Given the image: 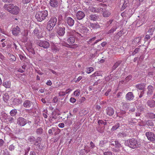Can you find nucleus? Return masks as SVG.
Listing matches in <instances>:
<instances>
[{
	"label": "nucleus",
	"instance_id": "nucleus-1",
	"mask_svg": "<svg viewBox=\"0 0 155 155\" xmlns=\"http://www.w3.org/2000/svg\"><path fill=\"white\" fill-rule=\"evenodd\" d=\"M4 7L5 9L14 15L17 14L20 10L18 7L12 4H5L4 5Z\"/></svg>",
	"mask_w": 155,
	"mask_h": 155
},
{
	"label": "nucleus",
	"instance_id": "nucleus-2",
	"mask_svg": "<svg viewBox=\"0 0 155 155\" xmlns=\"http://www.w3.org/2000/svg\"><path fill=\"white\" fill-rule=\"evenodd\" d=\"M125 144L126 145L133 149L140 147V145L139 142L134 138L126 140L125 141Z\"/></svg>",
	"mask_w": 155,
	"mask_h": 155
},
{
	"label": "nucleus",
	"instance_id": "nucleus-3",
	"mask_svg": "<svg viewBox=\"0 0 155 155\" xmlns=\"http://www.w3.org/2000/svg\"><path fill=\"white\" fill-rule=\"evenodd\" d=\"M48 15V11L47 10H43L37 12L35 15V17L38 21H41L45 19Z\"/></svg>",
	"mask_w": 155,
	"mask_h": 155
},
{
	"label": "nucleus",
	"instance_id": "nucleus-4",
	"mask_svg": "<svg viewBox=\"0 0 155 155\" xmlns=\"http://www.w3.org/2000/svg\"><path fill=\"white\" fill-rule=\"evenodd\" d=\"M97 147H96L93 142L91 141L90 143V147H86L84 150L87 153L91 151L92 153H94L95 152L94 150H97Z\"/></svg>",
	"mask_w": 155,
	"mask_h": 155
},
{
	"label": "nucleus",
	"instance_id": "nucleus-5",
	"mask_svg": "<svg viewBox=\"0 0 155 155\" xmlns=\"http://www.w3.org/2000/svg\"><path fill=\"white\" fill-rule=\"evenodd\" d=\"M38 45L41 47L45 48H48L49 47L50 45L49 43L46 41H39L38 42Z\"/></svg>",
	"mask_w": 155,
	"mask_h": 155
},
{
	"label": "nucleus",
	"instance_id": "nucleus-6",
	"mask_svg": "<svg viewBox=\"0 0 155 155\" xmlns=\"http://www.w3.org/2000/svg\"><path fill=\"white\" fill-rule=\"evenodd\" d=\"M79 30L81 33L85 35H87L89 34V29L86 27L82 25L80 26Z\"/></svg>",
	"mask_w": 155,
	"mask_h": 155
},
{
	"label": "nucleus",
	"instance_id": "nucleus-7",
	"mask_svg": "<svg viewBox=\"0 0 155 155\" xmlns=\"http://www.w3.org/2000/svg\"><path fill=\"white\" fill-rule=\"evenodd\" d=\"M146 135L148 140L151 141H155V134L151 132L146 133Z\"/></svg>",
	"mask_w": 155,
	"mask_h": 155
},
{
	"label": "nucleus",
	"instance_id": "nucleus-8",
	"mask_svg": "<svg viewBox=\"0 0 155 155\" xmlns=\"http://www.w3.org/2000/svg\"><path fill=\"white\" fill-rule=\"evenodd\" d=\"M27 123V120L23 117H20L17 119V123L21 126H25Z\"/></svg>",
	"mask_w": 155,
	"mask_h": 155
},
{
	"label": "nucleus",
	"instance_id": "nucleus-9",
	"mask_svg": "<svg viewBox=\"0 0 155 155\" xmlns=\"http://www.w3.org/2000/svg\"><path fill=\"white\" fill-rule=\"evenodd\" d=\"M111 145H113L115 146L116 148H117L116 150H114L116 152H118L120 151V150L119 148H120L121 147V144L119 143V142L117 140H115L112 141L111 142Z\"/></svg>",
	"mask_w": 155,
	"mask_h": 155
},
{
	"label": "nucleus",
	"instance_id": "nucleus-10",
	"mask_svg": "<svg viewBox=\"0 0 155 155\" xmlns=\"http://www.w3.org/2000/svg\"><path fill=\"white\" fill-rule=\"evenodd\" d=\"M20 32L21 29L18 26H16L12 28V34L15 36L18 35Z\"/></svg>",
	"mask_w": 155,
	"mask_h": 155
},
{
	"label": "nucleus",
	"instance_id": "nucleus-11",
	"mask_svg": "<svg viewBox=\"0 0 155 155\" xmlns=\"http://www.w3.org/2000/svg\"><path fill=\"white\" fill-rule=\"evenodd\" d=\"M57 33L59 36H63L65 33V28L64 27H59L57 30Z\"/></svg>",
	"mask_w": 155,
	"mask_h": 155
},
{
	"label": "nucleus",
	"instance_id": "nucleus-12",
	"mask_svg": "<svg viewBox=\"0 0 155 155\" xmlns=\"http://www.w3.org/2000/svg\"><path fill=\"white\" fill-rule=\"evenodd\" d=\"M65 23L67 24L70 26H73L74 23V19L71 17H68L66 18L65 21Z\"/></svg>",
	"mask_w": 155,
	"mask_h": 155
},
{
	"label": "nucleus",
	"instance_id": "nucleus-13",
	"mask_svg": "<svg viewBox=\"0 0 155 155\" xmlns=\"http://www.w3.org/2000/svg\"><path fill=\"white\" fill-rule=\"evenodd\" d=\"M50 6L51 7L55 8L59 5L58 0H50L49 2Z\"/></svg>",
	"mask_w": 155,
	"mask_h": 155
},
{
	"label": "nucleus",
	"instance_id": "nucleus-14",
	"mask_svg": "<svg viewBox=\"0 0 155 155\" xmlns=\"http://www.w3.org/2000/svg\"><path fill=\"white\" fill-rule=\"evenodd\" d=\"M84 13L81 11H78L76 14V17L78 19L80 20L82 19L85 16Z\"/></svg>",
	"mask_w": 155,
	"mask_h": 155
},
{
	"label": "nucleus",
	"instance_id": "nucleus-15",
	"mask_svg": "<svg viewBox=\"0 0 155 155\" xmlns=\"http://www.w3.org/2000/svg\"><path fill=\"white\" fill-rule=\"evenodd\" d=\"M89 10L92 12L98 13L103 10V9L102 8H96L93 6H91L89 7Z\"/></svg>",
	"mask_w": 155,
	"mask_h": 155
},
{
	"label": "nucleus",
	"instance_id": "nucleus-16",
	"mask_svg": "<svg viewBox=\"0 0 155 155\" xmlns=\"http://www.w3.org/2000/svg\"><path fill=\"white\" fill-rule=\"evenodd\" d=\"M125 98L127 101H130L134 98V96L132 92H129L126 95Z\"/></svg>",
	"mask_w": 155,
	"mask_h": 155
},
{
	"label": "nucleus",
	"instance_id": "nucleus-17",
	"mask_svg": "<svg viewBox=\"0 0 155 155\" xmlns=\"http://www.w3.org/2000/svg\"><path fill=\"white\" fill-rule=\"evenodd\" d=\"M106 110L107 114L109 116H112L114 113V110L111 107H108Z\"/></svg>",
	"mask_w": 155,
	"mask_h": 155
},
{
	"label": "nucleus",
	"instance_id": "nucleus-18",
	"mask_svg": "<svg viewBox=\"0 0 155 155\" xmlns=\"http://www.w3.org/2000/svg\"><path fill=\"white\" fill-rule=\"evenodd\" d=\"M148 91H147V94L149 96L152 95L153 91V87L151 85H150L147 87Z\"/></svg>",
	"mask_w": 155,
	"mask_h": 155
},
{
	"label": "nucleus",
	"instance_id": "nucleus-19",
	"mask_svg": "<svg viewBox=\"0 0 155 155\" xmlns=\"http://www.w3.org/2000/svg\"><path fill=\"white\" fill-rule=\"evenodd\" d=\"M40 33L39 29L38 28H35L32 33V34L35 35L39 38V36Z\"/></svg>",
	"mask_w": 155,
	"mask_h": 155
},
{
	"label": "nucleus",
	"instance_id": "nucleus-20",
	"mask_svg": "<svg viewBox=\"0 0 155 155\" xmlns=\"http://www.w3.org/2000/svg\"><path fill=\"white\" fill-rule=\"evenodd\" d=\"M22 102L21 99L19 98H15L13 101V104L15 105H18L21 104Z\"/></svg>",
	"mask_w": 155,
	"mask_h": 155
},
{
	"label": "nucleus",
	"instance_id": "nucleus-21",
	"mask_svg": "<svg viewBox=\"0 0 155 155\" xmlns=\"http://www.w3.org/2000/svg\"><path fill=\"white\" fill-rule=\"evenodd\" d=\"M23 105L25 107L29 108L31 105V102L29 100H26L24 101Z\"/></svg>",
	"mask_w": 155,
	"mask_h": 155
},
{
	"label": "nucleus",
	"instance_id": "nucleus-22",
	"mask_svg": "<svg viewBox=\"0 0 155 155\" xmlns=\"http://www.w3.org/2000/svg\"><path fill=\"white\" fill-rule=\"evenodd\" d=\"M51 48L52 51L54 53H56L59 51V48L57 47L56 45H52L51 46Z\"/></svg>",
	"mask_w": 155,
	"mask_h": 155
},
{
	"label": "nucleus",
	"instance_id": "nucleus-23",
	"mask_svg": "<svg viewBox=\"0 0 155 155\" xmlns=\"http://www.w3.org/2000/svg\"><path fill=\"white\" fill-rule=\"evenodd\" d=\"M75 38L74 37L71 36L68 39L67 41L69 44H73L75 42Z\"/></svg>",
	"mask_w": 155,
	"mask_h": 155
},
{
	"label": "nucleus",
	"instance_id": "nucleus-24",
	"mask_svg": "<svg viewBox=\"0 0 155 155\" xmlns=\"http://www.w3.org/2000/svg\"><path fill=\"white\" fill-rule=\"evenodd\" d=\"M89 26V28H92L94 29L98 28H100V25L97 23H90Z\"/></svg>",
	"mask_w": 155,
	"mask_h": 155
},
{
	"label": "nucleus",
	"instance_id": "nucleus-25",
	"mask_svg": "<svg viewBox=\"0 0 155 155\" xmlns=\"http://www.w3.org/2000/svg\"><path fill=\"white\" fill-rule=\"evenodd\" d=\"M54 25H55L57 22V18L55 17L51 18L48 21Z\"/></svg>",
	"mask_w": 155,
	"mask_h": 155
},
{
	"label": "nucleus",
	"instance_id": "nucleus-26",
	"mask_svg": "<svg viewBox=\"0 0 155 155\" xmlns=\"http://www.w3.org/2000/svg\"><path fill=\"white\" fill-rule=\"evenodd\" d=\"M147 105L150 107L155 106V101L154 100H149L147 102Z\"/></svg>",
	"mask_w": 155,
	"mask_h": 155
},
{
	"label": "nucleus",
	"instance_id": "nucleus-27",
	"mask_svg": "<svg viewBox=\"0 0 155 155\" xmlns=\"http://www.w3.org/2000/svg\"><path fill=\"white\" fill-rule=\"evenodd\" d=\"M137 88L140 90H143L145 87V84H140L136 86Z\"/></svg>",
	"mask_w": 155,
	"mask_h": 155
},
{
	"label": "nucleus",
	"instance_id": "nucleus-28",
	"mask_svg": "<svg viewBox=\"0 0 155 155\" xmlns=\"http://www.w3.org/2000/svg\"><path fill=\"white\" fill-rule=\"evenodd\" d=\"M121 63V61H119L115 63L112 68V71H113L115 70V69Z\"/></svg>",
	"mask_w": 155,
	"mask_h": 155
},
{
	"label": "nucleus",
	"instance_id": "nucleus-29",
	"mask_svg": "<svg viewBox=\"0 0 155 155\" xmlns=\"http://www.w3.org/2000/svg\"><path fill=\"white\" fill-rule=\"evenodd\" d=\"M148 18L146 15H143L141 16L140 20L141 25L143 24L147 20Z\"/></svg>",
	"mask_w": 155,
	"mask_h": 155
},
{
	"label": "nucleus",
	"instance_id": "nucleus-30",
	"mask_svg": "<svg viewBox=\"0 0 155 155\" xmlns=\"http://www.w3.org/2000/svg\"><path fill=\"white\" fill-rule=\"evenodd\" d=\"M55 26V25H54L48 22L47 25V29L50 31L52 30Z\"/></svg>",
	"mask_w": 155,
	"mask_h": 155
},
{
	"label": "nucleus",
	"instance_id": "nucleus-31",
	"mask_svg": "<svg viewBox=\"0 0 155 155\" xmlns=\"http://www.w3.org/2000/svg\"><path fill=\"white\" fill-rule=\"evenodd\" d=\"M3 86L7 88L10 87L11 86V83L10 81H5L3 83Z\"/></svg>",
	"mask_w": 155,
	"mask_h": 155
},
{
	"label": "nucleus",
	"instance_id": "nucleus-32",
	"mask_svg": "<svg viewBox=\"0 0 155 155\" xmlns=\"http://www.w3.org/2000/svg\"><path fill=\"white\" fill-rule=\"evenodd\" d=\"M140 37H137L136 38H135L133 41L132 43L133 44L135 45L138 43L140 42Z\"/></svg>",
	"mask_w": 155,
	"mask_h": 155
},
{
	"label": "nucleus",
	"instance_id": "nucleus-33",
	"mask_svg": "<svg viewBox=\"0 0 155 155\" xmlns=\"http://www.w3.org/2000/svg\"><path fill=\"white\" fill-rule=\"evenodd\" d=\"M89 18L91 20L96 21L98 18V17L94 15H91L90 16Z\"/></svg>",
	"mask_w": 155,
	"mask_h": 155
},
{
	"label": "nucleus",
	"instance_id": "nucleus-34",
	"mask_svg": "<svg viewBox=\"0 0 155 155\" xmlns=\"http://www.w3.org/2000/svg\"><path fill=\"white\" fill-rule=\"evenodd\" d=\"M120 126V124L118 123H117L114 126L112 127V128L111 129V131H113L117 130L118 129Z\"/></svg>",
	"mask_w": 155,
	"mask_h": 155
},
{
	"label": "nucleus",
	"instance_id": "nucleus-35",
	"mask_svg": "<svg viewBox=\"0 0 155 155\" xmlns=\"http://www.w3.org/2000/svg\"><path fill=\"white\" fill-rule=\"evenodd\" d=\"M98 123L99 125H105L107 124V122L105 120H99L98 121Z\"/></svg>",
	"mask_w": 155,
	"mask_h": 155
},
{
	"label": "nucleus",
	"instance_id": "nucleus-36",
	"mask_svg": "<svg viewBox=\"0 0 155 155\" xmlns=\"http://www.w3.org/2000/svg\"><path fill=\"white\" fill-rule=\"evenodd\" d=\"M10 114L11 116H14L17 114V110L15 109H13L10 111Z\"/></svg>",
	"mask_w": 155,
	"mask_h": 155
},
{
	"label": "nucleus",
	"instance_id": "nucleus-37",
	"mask_svg": "<svg viewBox=\"0 0 155 155\" xmlns=\"http://www.w3.org/2000/svg\"><path fill=\"white\" fill-rule=\"evenodd\" d=\"M35 138L32 136L28 138V141L29 142L33 144L35 143Z\"/></svg>",
	"mask_w": 155,
	"mask_h": 155
},
{
	"label": "nucleus",
	"instance_id": "nucleus-38",
	"mask_svg": "<svg viewBox=\"0 0 155 155\" xmlns=\"http://www.w3.org/2000/svg\"><path fill=\"white\" fill-rule=\"evenodd\" d=\"M94 71L93 68L92 67H89L87 68L86 72L87 74H90Z\"/></svg>",
	"mask_w": 155,
	"mask_h": 155
},
{
	"label": "nucleus",
	"instance_id": "nucleus-39",
	"mask_svg": "<svg viewBox=\"0 0 155 155\" xmlns=\"http://www.w3.org/2000/svg\"><path fill=\"white\" fill-rule=\"evenodd\" d=\"M110 14L111 13L108 11H104L103 13V15L104 17H108Z\"/></svg>",
	"mask_w": 155,
	"mask_h": 155
},
{
	"label": "nucleus",
	"instance_id": "nucleus-40",
	"mask_svg": "<svg viewBox=\"0 0 155 155\" xmlns=\"http://www.w3.org/2000/svg\"><path fill=\"white\" fill-rule=\"evenodd\" d=\"M80 94V90H77L74 92V94L75 97H78Z\"/></svg>",
	"mask_w": 155,
	"mask_h": 155
},
{
	"label": "nucleus",
	"instance_id": "nucleus-41",
	"mask_svg": "<svg viewBox=\"0 0 155 155\" xmlns=\"http://www.w3.org/2000/svg\"><path fill=\"white\" fill-rule=\"evenodd\" d=\"M9 95L7 94H5L3 97V99L5 102H6L9 99Z\"/></svg>",
	"mask_w": 155,
	"mask_h": 155
},
{
	"label": "nucleus",
	"instance_id": "nucleus-42",
	"mask_svg": "<svg viewBox=\"0 0 155 155\" xmlns=\"http://www.w3.org/2000/svg\"><path fill=\"white\" fill-rule=\"evenodd\" d=\"M56 130V128L54 127H52L51 129H50L48 130V133L50 134L53 135V132L55 131Z\"/></svg>",
	"mask_w": 155,
	"mask_h": 155
},
{
	"label": "nucleus",
	"instance_id": "nucleus-43",
	"mask_svg": "<svg viewBox=\"0 0 155 155\" xmlns=\"http://www.w3.org/2000/svg\"><path fill=\"white\" fill-rule=\"evenodd\" d=\"M117 28V26H115L112 28L110 30H109L107 32V34H109L111 33H113V32L115 31L116 29Z\"/></svg>",
	"mask_w": 155,
	"mask_h": 155
},
{
	"label": "nucleus",
	"instance_id": "nucleus-44",
	"mask_svg": "<svg viewBox=\"0 0 155 155\" xmlns=\"http://www.w3.org/2000/svg\"><path fill=\"white\" fill-rule=\"evenodd\" d=\"M106 142V141L104 140L101 141L100 142L99 145L100 147H103L104 146V144H105Z\"/></svg>",
	"mask_w": 155,
	"mask_h": 155
},
{
	"label": "nucleus",
	"instance_id": "nucleus-45",
	"mask_svg": "<svg viewBox=\"0 0 155 155\" xmlns=\"http://www.w3.org/2000/svg\"><path fill=\"white\" fill-rule=\"evenodd\" d=\"M127 134L124 132H122V133H120L118 134V136L119 137H126L127 136Z\"/></svg>",
	"mask_w": 155,
	"mask_h": 155
},
{
	"label": "nucleus",
	"instance_id": "nucleus-46",
	"mask_svg": "<svg viewBox=\"0 0 155 155\" xmlns=\"http://www.w3.org/2000/svg\"><path fill=\"white\" fill-rule=\"evenodd\" d=\"M7 119L9 123H12L14 121V118L12 117H9Z\"/></svg>",
	"mask_w": 155,
	"mask_h": 155
},
{
	"label": "nucleus",
	"instance_id": "nucleus-47",
	"mask_svg": "<svg viewBox=\"0 0 155 155\" xmlns=\"http://www.w3.org/2000/svg\"><path fill=\"white\" fill-rule=\"evenodd\" d=\"M42 132L43 129L41 128L38 129L36 130V133L38 134H41L42 133Z\"/></svg>",
	"mask_w": 155,
	"mask_h": 155
},
{
	"label": "nucleus",
	"instance_id": "nucleus-48",
	"mask_svg": "<svg viewBox=\"0 0 155 155\" xmlns=\"http://www.w3.org/2000/svg\"><path fill=\"white\" fill-rule=\"evenodd\" d=\"M9 58L11 61H15L16 60L15 57L13 55L10 54Z\"/></svg>",
	"mask_w": 155,
	"mask_h": 155
},
{
	"label": "nucleus",
	"instance_id": "nucleus-49",
	"mask_svg": "<svg viewBox=\"0 0 155 155\" xmlns=\"http://www.w3.org/2000/svg\"><path fill=\"white\" fill-rule=\"evenodd\" d=\"M103 153L104 155H113L112 152L110 151L104 152Z\"/></svg>",
	"mask_w": 155,
	"mask_h": 155
},
{
	"label": "nucleus",
	"instance_id": "nucleus-50",
	"mask_svg": "<svg viewBox=\"0 0 155 155\" xmlns=\"http://www.w3.org/2000/svg\"><path fill=\"white\" fill-rule=\"evenodd\" d=\"M43 112L44 113L43 114V116L45 118H46L48 117V116L45 113H47V110H44Z\"/></svg>",
	"mask_w": 155,
	"mask_h": 155
},
{
	"label": "nucleus",
	"instance_id": "nucleus-51",
	"mask_svg": "<svg viewBox=\"0 0 155 155\" xmlns=\"http://www.w3.org/2000/svg\"><path fill=\"white\" fill-rule=\"evenodd\" d=\"M149 116L150 118L154 119L155 118V114L153 113H150L149 114Z\"/></svg>",
	"mask_w": 155,
	"mask_h": 155
},
{
	"label": "nucleus",
	"instance_id": "nucleus-52",
	"mask_svg": "<svg viewBox=\"0 0 155 155\" xmlns=\"http://www.w3.org/2000/svg\"><path fill=\"white\" fill-rule=\"evenodd\" d=\"M70 101L71 102L74 103L76 101V99L74 97H71L70 99Z\"/></svg>",
	"mask_w": 155,
	"mask_h": 155
},
{
	"label": "nucleus",
	"instance_id": "nucleus-53",
	"mask_svg": "<svg viewBox=\"0 0 155 155\" xmlns=\"http://www.w3.org/2000/svg\"><path fill=\"white\" fill-rule=\"evenodd\" d=\"M15 149V146L13 145H10L9 147V149L10 150L12 151Z\"/></svg>",
	"mask_w": 155,
	"mask_h": 155
},
{
	"label": "nucleus",
	"instance_id": "nucleus-54",
	"mask_svg": "<svg viewBox=\"0 0 155 155\" xmlns=\"http://www.w3.org/2000/svg\"><path fill=\"white\" fill-rule=\"evenodd\" d=\"M132 78V76L131 75H129L125 79L127 81H128L131 80Z\"/></svg>",
	"mask_w": 155,
	"mask_h": 155
},
{
	"label": "nucleus",
	"instance_id": "nucleus-55",
	"mask_svg": "<svg viewBox=\"0 0 155 155\" xmlns=\"http://www.w3.org/2000/svg\"><path fill=\"white\" fill-rule=\"evenodd\" d=\"M112 77V76L111 75L107 76L105 78L106 80L107 81H109L110 80V78H111Z\"/></svg>",
	"mask_w": 155,
	"mask_h": 155
},
{
	"label": "nucleus",
	"instance_id": "nucleus-56",
	"mask_svg": "<svg viewBox=\"0 0 155 155\" xmlns=\"http://www.w3.org/2000/svg\"><path fill=\"white\" fill-rule=\"evenodd\" d=\"M59 94L60 96H62L65 94V92L64 91H61L59 92Z\"/></svg>",
	"mask_w": 155,
	"mask_h": 155
},
{
	"label": "nucleus",
	"instance_id": "nucleus-57",
	"mask_svg": "<svg viewBox=\"0 0 155 155\" xmlns=\"http://www.w3.org/2000/svg\"><path fill=\"white\" fill-rule=\"evenodd\" d=\"M139 48H136L134 51V52L132 53V54L134 55L136 53H137L139 51Z\"/></svg>",
	"mask_w": 155,
	"mask_h": 155
},
{
	"label": "nucleus",
	"instance_id": "nucleus-58",
	"mask_svg": "<svg viewBox=\"0 0 155 155\" xmlns=\"http://www.w3.org/2000/svg\"><path fill=\"white\" fill-rule=\"evenodd\" d=\"M30 150V147H29L27 146L25 150V154L26 155L27 154L28 152Z\"/></svg>",
	"mask_w": 155,
	"mask_h": 155
},
{
	"label": "nucleus",
	"instance_id": "nucleus-59",
	"mask_svg": "<svg viewBox=\"0 0 155 155\" xmlns=\"http://www.w3.org/2000/svg\"><path fill=\"white\" fill-rule=\"evenodd\" d=\"M68 33H70V35H73L76 33L75 31L74 30H71V32L68 31Z\"/></svg>",
	"mask_w": 155,
	"mask_h": 155
},
{
	"label": "nucleus",
	"instance_id": "nucleus-60",
	"mask_svg": "<svg viewBox=\"0 0 155 155\" xmlns=\"http://www.w3.org/2000/svg\"><path fill=\"white\" fill-rule=\"evenodd\" d=\"M99 74L98 72H95L94 73L92 74L91 76L92 77H94L99 75Z\"/></svg>",
	"mask_w": 155,
	"mask_h": 155
},
{
	"label": "nucleus",
	"instance_id": "nucleus-61",
	"mask_svg": "<svg viewBox=\"0 0 155 155\" xmlns=\"http://www.w3.org/2000/svg\"><path fill=\"white\" fill-rule=\"evenodd\" d=\"M4 143V141L2 139H0V147L2 146Z\"/></svg>",
	"mask_w": 155,
	"mask_h": 155
},
{
	"label": "nucleus",
	"instance_id": "nucleus-62",
	"mask_svg": "<svg viewBox=\"0 0 155 155\" xmlns=\"http://www.w3.org/2000/svg\"><path fill=\"white\" fill-rule=\"evenodd\" d=\"M58 126L59 127L63 128L64 126V124L63 123H60L58 124Z\"/></svg>",
	"mask_w": 155,
	"mask_h": 155
},
{
	"label": "nucleus",
	"instance_id": "nucleus-63",
	"mask_svg": "<svg viewBox=\"0 0 155 155\" xmlns=\"http://www.w3.org/2000/svg\"><path fill=\"white\" fill-rule=\"evenodd\" d=\"M46 84L47 85L50 86L52 84V83L50 80H49L47 81V82L46 83Z\"/></svg>",
	"mask_w": 155,
	"mask_h": 155
},
{
	"label": "nucleus",
	"instance_id": "nucleus-64",
	"mask_svg": "<svg viewBox=\"0 0 155 155\" xmlns=\"http://www.w3.org/2000/svg\"><path fill=\"white\" fill-rule=\"evenodd\" d=\"M3 155H10L9 152L7 151L6 150L5 151H4V153Z\"/></svg>",
	"mask_w": 155,
	"mask_h": 155
}]
</instances>
